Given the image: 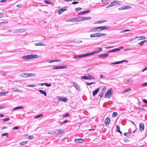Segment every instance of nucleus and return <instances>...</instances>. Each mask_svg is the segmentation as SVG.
I'll use <instances>...</instances> for the list:
<instances>
[{
	"instance_id": "obj_25",
	"label": "nucleus",
	"mask_w": 147,
	"mask_h": 147,
	"mask_svg": "<svg viewBox=\"0 0 147 147\" xmlns=\"http://www.w3.org/2000/svg\"><path fill=\"white\" fill-rule=\"evenodd\" d=\"M146 38V37L144 36H142L140 37H137L136 36L134 38V39H136V38H138V40H141L142 39H145Z\"/></svg>"
},
{
	"instance_id": "obj_57",
	"label": "nucleus",
	"mask_w": 147,
	"mask_h": 147,
	"mask_svg": "<svg viewBox=\"0 0 147 147\" xmlns=\"http://www.w3.org/2000/svg\"><path fill=\"white\" fill-rule=\"evenodd\" d=\"M19 128H20L18 126H15V127H14L13 129V130L17 129Z\"/></svg>"
},
{
	"instance_id": "obj_48",
	"label": "nucleus",
	"mask_w": 147,
	"mask_h": 147,
	"mask_svg": "<svg viewBox=\"0 0 147 147\" xmlns=\"http://www.w3.org/2000/svg\"><path fill=\"white\" fill-rule=\"evenodd\" d=\"M71 22H76V18H72L71 19Z\"/></svg>"
},
{
	"instance_id": "obj_60",
	"label": "nucleus",
	"mask_w": 147,
	"mask_h": 147,
	"mask_svg": "<svg viewBox=\"0 0 147 147\" xmlns=\"http://www.w3.org/2000/svg\"><path fill=\"white\" fill-rule=\"evenodd\" d=\"M79 3L78 2L74 1V2H73L72 3V4H77V3Z\"/></svg>"
},
{
	"instance_id": "obj_64",
	"label": "nucleus",
	"mask_w": 147,
	"mask_h": 147,
	"mask_svg": "<svg viewBox=\"0 0 147 147\" xmlns=\"http://www.w3.org/2000/svg\"><path fill=\"white\" fill-rule=\"evenodd\" d=\"M105 78V77L102 75L101 74L100 76V78Z\"/></svg>"
},
{
	"instance_id": "obj_46",
	"label": "nucleus",
	"mask_w": 147,
	"mask_h": 147,
	"mask_svg": "<svg viewBox=\"0 0 147 147\" xmlns=\"http://www.w3.org/2000/svg\"><path fill=\"white\" fill-rule=\"evenodd\" d=\"M104 94V91H103V92L101 91V92L100 93V94L99 95L100 97L101 98L102 97L103 95Z\"/></svg>"
},
{
	"instance_id": "obj_63",
	"label": "nucleus",
	"mask_w": 147,
	"mask_h": 147,
	"mask_svg": "<svg viewBox=\"0 0 147 147\" xmlns=\"http://www.w3.org/2000/svg\"><path fill=\"white\" fill-rule=\"evenodd\" d=\"M58 99H59V101L61 100L62 99V98H63L61 97H58Z\"/></svg>"
},
{
	"instance_id": "obj_8",
	"label": "nucleus",
	"mask_w": 147,
	"mask_h": 147,
	"mask_svg": "<svg viewBox=\"0 0 147 147\" xmlns=\"http://www.w3.org/2000/svg\"><path fill=\"white\" fill-rule=\"evenodd\" d=\"M65 132V131L63 130H61L60 129H57L55 131V133L56 135H60Z\"/></svg>"
},
{
	"instance_id": "obj_13",
	"label": "nucleus",
	"mask_w": 147,
	"mask_h": 147,
	"mask_svg": "<svg viewBox=\"0 0 147 147\" xmlns=\"http://www.w3.org/2000/svg\"><path fill=\"white\" fill-rule=\"evenodd\" d=\"M144 125L143 123H140L139 125V129L141 131L144 130Z\"/></svg>"
},
{
	"instance_id": "obj_3",
	"label": "nucleus",
	"mask_w": 147,
	"mask_h": 147,
	"mask_svg": "<svg viewBox=\"0 0 147 147\" xmlns=\"http://www.w3.org/2000/svg\"><path fill=\"white\" fill-rule=\"evenodd\" d=\"M113 94V91L112 88L108 90L105 94V98H110L112 96Z\"/></svg>"
},
{
	"instance_id": "obj_12",
	"label": "nucleus",
	"mask_w": 147,
	"mask_h": 147,
	"mask_svg": "<svg viewBox=\"0 0 147 147\" xmlns=\"http://www.w3.org/2000/svg\"><path fill=\"white\" fill-rule=\"evenodd\" d=\"M110 120L109 117H107L105 121V123L106 125H109L110 123Z\"/></svg>"
},
{
	"instance_id": "obj_17",
	"label": "nucleus",
	"mask_w": 147,
	"mask_h": 147,
	"mask_svg": "<svg viewBox=\"0 0 147 147\" xmlns=\"http://www.w3.org/2000/svg\"><path fill=\"white\" fill-rule=\"evenodd\" d=\"M99 88H98L93 92L92 95L93 96H95L97 94L99 90Z\"/></svg>"
},
{
	"instance_id": "obj_5",
	"label": "nucleus",
	"mask_w": 147,
	"mask_h": 147,
	"mask_svg": "<svg viewBox=\"0 0 147 147\" xmlns=\"http://www.w3.org/2000/svg\"><path fill=\"white\" fill-rule=\"evenodd\" d=\"M119 1H114L111 3L109 5H108L106 7V8H109L117 5L119 4Z\"/></svg>"
},
{
	"instance_id": "obj_53",
	"label": "nucleus",
	"mask_w": 147,
	"mask_h": 147,
	"mask_svg": "<svg viewBox=\"0 0 147 147\" xmlns=\"http://www.w3.org/2000/svg\"><path fill=\"white\" fill-rule=\"evenodd\" d=\"M34 137L31 135L30 136L28 137V138L30 140H33L34 139Z\"/></svg>"
},
{
	"instance_id": "obj_41",
	"label": "nucleus",
	"mask_w": 147,
	"mask_h": 147,
	"mask_svg": "<svg viewBox=\"0 0 147 147\" xmlns=\"http://www.w3.org/2000/svg\"><path fill=\"white\" fill-rule=\"evenodd\" d=\"M116 131L118 132L120 131V127L117 125H116Z\"/></svg>"
},
{
	"instance_id": "obj_16",
	"label": "nucleus",
	"mask_w": 147,
	"mask_h": 147,
	"mask_svg": "<svg viewBox=\"0 0 147 147\" xmlns=\"http://www.w3.org/2000/svg\"><path fill=\"white\" fill-rule=\"evenodd\" d=\"M120 50L119 48H116L112 50H110L108 51V53H111V52H114L116 51H120Z\"/></svg>"
},
{
	"instance_id": "obj_58",
	"label": "nucleus",
	"mask_w": 147,
	"mask_h": 147,
	"mask_svg": "<svg viewBox=\"0 0 147 147\" xmlns=\"http://www.w3.org/2000/svg\"><path fill=\"white\" fill-rule=\"evenodd\" d=\"M130 135L129 134V133H124V135L125 136H129Z\"/></svg>"
},
{
	"instance_id": "obj_2",
	"label": "nucleus",
	"mask_w": 147,
	"mask_h": 147,
	"mask_svg": "<svg viewBox=\"0 0 147 147\" xmlns=\"http://www.w3.org/2000/svg\"><path fill=\"white\" fill-rule=\"evenodd\" d=\"M38 57V55L35 54H32L23 56L22 57V58L25 59H32L34 58H37Z\"/></svg>"
},
{
	"instance_id": "obj_9",
	"label": "nucleus",
	"mask_w": 147,
	"mask_h": 147,
	"mask_svg": "<svg viewBox=\"0 0 147 147\" xmlns=\"http://www.w3.org/2000/svg\"><path fill=\"white\" fill-rule=\"evenodd\" d=\"M132 8V7L128 5H126L120 7L119 8V10H125V9H129Z\"/></svg>"
},
{
	"instance_id": "obj_18",
	"label": "nucleus",
	"mask_w": 147,
	"mask_h": 147,
	"mask_svg": "<svg viewBox=\"0 0 147 147\" xmlns=\"http://www.w3.org/2000/svg\"><path fill=\"white\" fill-rule=\"evenodd\" d=\"M83 139L82 138L76 139L75 140V142L77 143H81L83 142Z\"/></svg>"
},
{
	"instance_id": "obj_42",
	"label": "nucleus",
	"mask_w": 147,
	"mask_h": 147,
	"mask_svg": "<svg viewBox=\"0 0 147 147\" xmlns=\"http://www.w3.org/2000/svg\"><path fill=\"white\" fill-rule=\"evenodd\" d=\"M36 74L34 73H28V77L32 76H35Z\"/></svg>"
},
{
	"instance_id": "obj_26",
	"label": "nucleus",
	"mask_w": 147,
	"mask_h": 147,
	"mask_svg": "<svg viewBox=\"0 0 147 147\" xmlns=\"http://www.w3.org/2000/svg\"><path fill=\"white\" fill-rule=\"evenodd\" d=\"M25 31V29H18L16 30L17 33H22Z\"/></svg>"
},
{
	"instance_id": "obj_11",
	"label": "nucleus",
	"mask_w": 147,
	"mask_h": 147,
	"mask_svg": "<svg viewBox=\"0 0 147 147\" xmlns=\"http://www.w3.org/2000/svg\"><path fill=\"white\" fill-rule=\"evenodd\" d=\"M109 55V53L104 54L100 55L98 56V57L100 58H105Z\"/></svg>"
},
{
	"instance_id": "obj_56",
	"label": "nucleus",
	"mask_w": 147,
	"mask_h": 147,
	"mask_svg": "<svg viewBox=\"0 0 147 147\" xmlns=\"http://www.w3.org/2000/svg\"><path fill=\"white\" fill-rule=\"evenodd\" d=\"M69 115V113H66L65 115H63V117L64 118L68 116Z\"/></svg>"
},
{
	"instance_id": "obj_47",
	"label": "nucleus",
	"mask_w": 147,
	"mask_h": 147,
	"mask_svg": "<svg viewBox=\"0 0 147 147\" xmlns=\"http://www.w3.org/2000/svg\"><path fill=\"white\" fill-rule=\"evenodd\" d=\"M15 91L16 92H20V93L23 92V91L22 90H20L19 89H17L16 90H15Z\"/></svg>"
},
{
	"instance_id": "obj_29",
	"label": "nucleus",
	"mask_w": 147,
	"mask_h": 147,
	"mask_svg": "<svg viewBox=\"0 0 147 147\" xmlns=\"http://www.w3.org/2000/svg\"><path fill=\"white\" fill-rule=\"evenodd\" d=\"M117 115L118 113L117 112H114L113 113L112 116L113 118H114L117 116Z\"/></svg>"
},
{
	"instance_id": "obj_52",
	"label": "nucleus",
	"mask_w": 147,
	"mask_h": 147,
	"mask_svg": "<svg viewBox=\"0 0 147 147\" xmlns=\"http://www.w3.org/2000/svg\"><path fill=\"white\" fill-rule=\"evenodd\" d=\"M44 2L46 4H50V2L48 0H45L44 1Z\"/></svg>"
},
{
	"instance_id": "obj_39",
	"label": "nucleus",
	"mask_w": 147,
	"mask_h": 147,
	"mask_svg": "<svg viewBox=\"0 0 147 147\" xmlns=\"http://www.w3.org/2000/svg\"><path fill=\"white\" fill-rule=\"evenodd\" d=\"M68 99L66 97H63L62 98V99L61 100L64 102H66L67 101Z\"/></svg>"
},
{
	"instance_id": "obj_32",
	"label": "nucleus",
	"mask_w": 147,
	"mask_h": 147,
	"mask_svg": "<svg viewBox=\"0 0 147 147\" xmlns=\"http://www.w3.org/2000/svg\"><path fill=\"white\" fill-rule=\"evenodd\" d=\"M8 93V92H0V96L1 95H4L5 94H7Z\"/></svg>"
},
{
	"instance_id": "obj_43",
	"label": "nucleus",
	"mask_w": 147,
	"mask_h": 147,
	"mask_svg": "<svg viewBox=\"0 0 147 147\" xmlns=\"http://www.w3.org/2000/svg\"><path fill=\"white\" fill-rule=\"evenodd\" d=\"M95 82H90V83H88V82H86V85L87 86H90V85H91L92 84H95Z\"/></svg>"
},
{
	"instance_id": "obj_37",
	"label": "nucleus",
	"mask_w": 147,
	"mask_h": 147,
	"mask_svg": "<svg viewBox=\"0 0 147 147\" xmlns=\"http://www.w3.org/2000/svg\"><path fill=\"white\" fill-rule=\"evenodd\" d=\"M91 18L90 17H83V20H89Z\"/></svg>"
},
{
	"instance_id": "obj_35",
	"label": "nucleus",
	"mask_w": 147,
	"mask_h": 147,
	"mask_svg": "<svg viewBox=\"0 0 147 147\" xmlns=\"http://www.w3.org/2000/svg\"><path fill=\"white\" fill-rule=\"evenodd\" d=\"M127 82L130 83H132L133 81V80L131 78H128L127 80Z\"/></svg>"
},
{
	"instance_id": "obj_49",
	"label": "nucleus",
	"mask_w": 147,
	"mask_h": 147,
	"mask_svg": "<svg viewBox=\"0 0 147 147\" xmlns=\"http://www.w3.org/2000/svg\"><path fill=\"white\" fill-rule=\"evenodd\" d=\"M9 120H10V119L9 118H6L3 119V122H5V121H8Z\"/></svg>"
},
{
	"instance_id": "obj_15",
	"label": "nucleus",
	"mask_w": 147,
	"mask_h": 147,
	"mask_svg": "<svg viewBox=\"0 0 147 147\" xmlns=\"http://www.w3.org/2000/svg\"><path fill=\"white\" fill-rule=\"evenodd\" d=\"M97 30L98 32H100V30H98V27L97 28H95L90 29L89 30V32H96Z\"/></svg>"
},
{
	"instance_id": "obj_6",
	"label": "nucleus",
	"mask_w": 147,
	"mask_h": 147,
	"mask_svg": "<svg viewBox=\"0 0 147 147\" xmlns=\"http://www.w3.org/2000/svg\"><path fill=\"white\" fill-rule=\"evenodd\" d=\"M67 65H65L63 66H54V67L53 68V69H66L67 68Z\"/></svg>"
},
{
	"instance_id": "obj_4",
	"label": "nucleus",
	"mask_w": 147,
	"mask_h": 147,
	"mask_svg": "<svg viewBox=\"0 0 147 147\" xmlns=\"http://www.w3.org/2000/svg\"><path fill=\"white\" fill-rule=\"evenodd\" d=\"M107 34L105 33H96L92 34L90 35V38L98 37L103 36H105Z\"/></svg>"
},
{
	"instance_id": "obj_38",
	"label": "nucleus",
	"mask_w": 147,
	"mask_h": 147,
	"mask_svg": "<svg viewBox=\"0 0 147 147\" xmlns=\"http://www.w3.org/2000/svg\"><path fill=\"white\" fill-rule=\"evenodd\" d=\"M130 31V30H129V29H126L125 30H122V31H120V33H123L126 32L127 31Z\"/></svg>"
},
{
	"instance_id": "obj_21",
	"label": "nucleus",
	"mask_w": 147,
	"mask_h": 147,
	"mask_svg": "<svg viewBox=\"0 0 147 147\" xmlns=\"http://www.w3.org/2000/svg\"><path fill=\"white\" fill-rule=\"evenodd\" d=\"M35 45L36 46H45L46 45L43 42H40L38 43H36L35 44Z\"/></svg>"
},
{
	"instance_id": "obj_51",
	"label": "nucleus",
	"mask_w": 147,
	"mask_h": 147,
	"mask_svg": "<svg viewBox=\"0 0 147 147\" xmlns=\"http://www.w3.org/2000/svg\"><path fill=\"white\" fill-rule=\"evenodd\" d=\"M142 86H147V82L144 83L142 84Z\"/></svg>"
},
{
	"instance_id": "obj_22",
	"label": "nucleus",
	"mask_w": 147,
	"mask_h": 147,
	"mask_svg": "<svg viewBox=\"0 0 147 147\" xmlns=\"http://www.w3.org/2000/svg\"><path fill=\"white\" fill-rule=\"evenodd\" d=\"M66 10V9L65 8H62L60 9L58 11V14H61L63 12Z\"/></svg>"
},
{
	"instance_id": "obj_50",
	"label": "nucleus",
	"mask_w": 147,
	"mask_h": 147,
	"mask_svg": "<svg viewBox=\"0 0 147 147\" xmlns=\"http://www.w3.org/2000/svg\"><path fill=\"white\" fill-rule=\"evenodd\" d=\"M27 86L28 87H34L36 86V85L35 84L30 85Z\"/></svg>"
},
{
	"instance_id": "obj_59",
	"label": "nucleus",
	"mask_w": 147,
	"mask_h": 147,
	"mask_svg": "<svg viewBox=\"0 0 147 147\" xmlns=\"http://www.w3.org/2000/svg\"><path fill=\"white\" fill-rule=\"evenodd\" d=\"M143 102L145 103H147V100L146 99H144L142 100Z\"/></svg>"
},
{
	"instance_id": "obj_7",
	"label": "nucleus",
	"mask_w": 147,
	"mask_h": 147,
	"mask_svg": "<svg viewBox=\"0 0 147 147\" xmlns=\"http://www.w3.org/2000/svg\"><path fill=\"white\" fill-rule=\"evenodd\" d=\"M110 27L109 26H103L98 27V30H99L100 31L104 30H107Z\"/></svg>"
},
{
	"instance_id": "obj_62",
	"label": "nucleus",
	"mask_w": 147,
	"mask_h": 147,
	"mask_svg": "<svg viewBox=\"0 0 147 147\" xmlns=\"http://www.w3.org/2000/svg\"><path fill=\"white\" fill-rule=\"evenodd\" d=\"M8 22H2L1 23L2 24H6L7 23H8Z\"/></svg>"
},
{
	"instance_id": "obj_34",
	"label": "nucleus",
	"mask_w": 147,
	"mask_h": 147,
	"mask_svg": "<svg viewBox=\"0 0 147 147\" xmlns=\"http://www.w3.org/2000/svg\"><path fill=\"white\" fill-rule=\"evenodd\" d=\"M90 10H88L87 11H83L81 12V13H82V14H85L86 13H88L89 12H90Z\"/></svg>"
},
{
	"instance_id": "obj_54",
	"label": "nucleus",
	"mask_w": 147,
	"mask_h": 147,
	"mask_svg": "<svg viewBox=\"0 0 147 147\" xmlns=\"http://www.w3.org/2000/svg\"><path fill=\"white\" fill-rule=\"evenodd\" d=\"M82 9V8L80 7H78L75 9V10L77 11H80Z\"/></svg>"
},
{
	"instance_id": "obj_55",
	"label": "nucleus",
	"mask_w": 147,
	"mask_h": 147,
	"mask_svg": "<svg viewBox=\"0 0 147 147\" xmlns=\"http://www.w3.org/2000/svg\"><path fill=\"white\" fill-rule=\"evenodd\" d=\"M45 86L47 87H50L51 86V84H48L47 83H46L45 84Z\"/></svg>"
},
{
	"instance_id": "obj_61",
	"label": "nucleus",
	"mask_w": 147,
	"mask_h": 147,
	"mask_svg": "<svg viewBox=\"0 0 147 147\" xmlns=\"http://www.w3.org/2000/svg\"><path fill=\"white\" fill-rule=\"evenodd\" d=\"M106 87H104L102 88V92L104 91V92L105 91H106Z\"/></svg>"
},
{
	"instance_id": "obj_30",
	"label": "nucleus",
	"mask_w": 147,
	"mask_h": 147,
	"mask_svg": "<svg viewBox=\"0 0 147 147\" xmlns=\"http://www.w3.org/2000/svg\"><path fill=\"white\" fill-rule=\"evenodd\" d=\"M28 143V142L26 141H22L20 143V144L21 146H23L25 144H26Z\"/></svg>"
},
{
	"instance_id": "obj_24",
	"label": "nucleus",
	"mask_w": 147,
	"mask_h": 147,
	"mask_svg": "<svg viewBox=\"0 0 147 147\" xmlns=\"http://www.w3.org/2000/svg\"><path fill=\"white\" fill-rule=\"evenodd\" d=\"M38 91L40 93L44 94L45 96H47V94L45 91H44L41 90H40Z\"/></svg>"
},
{
	"instance_id": "obj_28",
	"label": "nucleus",
	"mask_w": 147,
	"mask_h": 147,
	"mask_svg": "<svg viewBox=\"0 0 147 147\" xmlns=\"http://www.w3.org/2000/svg\"><path fill=\"white\" fill-rule=\"evenodd\" d=\"M77 21L80 22L81 21H83V17H79L76 18Z\"/></svg>"
},
{
	"instance_id": "obj_14",
	"label": "nucleus",
	"mask_w": 147,
	"mask_h": 147,
	"mask_svg": "<svg viewBox=\"0 0 147 147\" xmlns=\"http://www.w3.org/2000/svg\"><path fill=\"white\" fill-rule=\"evenodd\" d=\"M73 86L75 87L76 89L80 90V86H79L78 85L77 83L75 82H73Z\"/></svg>"
},
{
	"instance_id": "obj_40",
	"label": "nucleus",
	"mask_w": 147,
	"mask_h": 147,
	"mask_svg": "<svg viewBox=\"0 0 147 147\" xmlns=\"http://www.w3.org/2000/svg\"><path fill=\"white\" fill-rule=\"evenodd\" d=\"M1 137H3L5 136H6L7 137H8V134L7 133L2 134H1Z\"/></svg>"
},
{
	"instance_id": "obj_10",
	"label": "nucleus",
	"mask_w": 147,
	"mask_h": 147,
	"mask_svg": "<svg viewBox=\"0 0 147 147\" xmlns=\"http://www.w3.org/2000/svg\"><path fill=\"white\" fill-rule=\"evenodd\" d=\"M128 62V61L126 60H123V61H116L114 63H111L110 64L111 65H112V64L115 65V64H119L122 63L123 62Z\"/></svg>"
},
{
	"instance_id": "obj_23",
	"label": "nucleus",
	"mask_w": 147,
	"mask_h": 147,
	"mask_svg": "<svg viewBox=\"0 0 147 147\" xmlns=\"http://www.w3.org/2000/svg\"><path fill=\"white\" fill-rule=\"evenodd\" d=\"M107 21V20H101V21H98L97 22H95L94 23V24H99L102 23L103 22H106Z\"/></svg>"
},
{
	"instance_id": "obj_20",
	"label": "nucleus",
	"mask_w": 147,
	"mask_h": 147,
	"mask_svg": "<svg viewBox=\"0 0 147 147\" xmlns=\"http://www.w3.org/2000/svg\"><path fill=\"white\" fill-rule=\"evenodd\" d=\"M102 51V49L101 48L99 47L97 48L95 51L96 54L99 53Z\"/></svg>"
},
{
	"instance_id": "obj_27",
	"label": "nucleus",
	"mask_w": 147,
	"mask_h": 147,
	"mask_svg": "<svg viewBox=\"0 0 147 147\" xmlns=\"http://www.w3.org/2000/svg\"><path fill=\"white\" fill-rule=\"evenodd\" d=\"M24 108L23 106H18L14 108L13 110L12 111H14L18 109H22Z\"/></svg>"
},
{
	"instance_id": "obj_31",
	"label": "nucleus",
	"mask_w": 147,
	"mask_h": 147,
	"mask_svg": "<svg viewBox=\"0 0 147 147\" xmlns=\"http://www.w3.org/2000/svg\"><path fill=\"white\" fill-rule=\"evenodd\" d=\"M88 80H92V79H94L95 78L91 75H88Z\"/></svg>"
},
{
	"instance_id": "obj_1",
	"label": "nucleus",
	"mask_w": 147,
	"mask_h": 147,
	"mask_svg": "<svg viewBox=\"0 0 147 147\" xmlns=\"http://www.w3.org/2000/svg\"><path fill=\"white\" fill-rule=\"evenodd\" d=\"M95 54H96V53H95V52L94 51V52H93L91 53H87L86 54H83L82 55H74L73 57V58L75 59L80 58H81L85 57L86 56H88L89 55H94Z\"/></svg>"
},
{
	"instance_id": "obj_19",
	"label": "nucleus",
	"mask_w": 147,
	"mask_h": 147,
	"mask_svg": "<svg viewBox=\"0 0 147 147\" xmlns=\"http://www.w3.org/2000/svg\"><path fill=\"white\" fill-rule=\"evenodd\" d=\"M21 77H28V73H23L20 74Z\"/></svg>"
},
{
	"instance_id": "obj_44",
	"label": "nucleus",
	"mask_w": 147,
	"mask_h": 147,
	"mask_svg": "<svg viewBox=\"0 0 147 147\" xmlns=\"http://www.w3.org/2000/svg\"><path fill=\"white\" fill-rule=\"evenodd\" d=\"M43 116V115L42 114H40L39 115H37V116H36L34 118H37L38 117H42Z\"/></svg>"
},
{
	"instance_id": "obj_45",
	"label": "nucleus",
	"mask_w": 147,
	"mask_h": 147,
	"mask_svg": "<svg viewBox=\"0 0 147 147\" xmlns=\"http://www.w3.org/2000/svg\"><path fill=\"white\" fill-rule=\"evenodd\" d=\"M131 88H130L129 87L127 89H125L124 91L125 92H128L131 90Z\"/></svg>"
},
{
	"instance_id": "obj_33",
	"label": "nucleus",
	"mask_w": 147,
	"mask_h": 147,
	"mask_svg": "<svg viewBox=\"0 0 147 147\" xmlns=\"http://www.w3.org/2000/svg\"><path fill=\"white\" fill-rule=\"evenodd\" d=\"M81 78L82 79H84L86 80H88V76H81Z\"/></svg>"
},
{
	"instance_id": "obj_36",
	"label": "nucleus",
	"mask_w": 147,
	"mask_h": 147,
	"mask_svg": "<svg viewBox=\"0 0 147 147\" xmlns=\"http://www.w3.org/2000/svg\"><path fill=\"white\" fill-rule=\"evenodd\" d=\"M147 40H144L143 41L141 42H140L138 44L140 45H142L145 42H146Z\"/></svg>"
}]
</instances>
